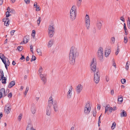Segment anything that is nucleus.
Wrapping results in <instances>:
<instances>
[{
  "label": "nucleus",
  "mask_w": 130,
  "mask_h": 130,
  "mask_svg": "<svg viewBox=\"0 0 130 130\" xmlns=\"http://www.w3.org/2000/svg\"><path fill=\"white\" fill-rule=\"evenodd\" d=\"M79 54L77 48L74 46H72L70 48L69 57L70 63L73 65L75 62L76 57Z\"/></svg>",
  "instance_id": "1"
},
{
  "label": "nucleus",
  "mask_w": 130,
  "mask_h": 130,
  "mask_svg": "<svg viewBox=\"0 0 130 130\" xmlns=\"http://www.w3.org/2000/svg\"><path fill=\"white\" fill-rule=\"evenodd\" d=\"M76 11V7L74 5L71 8L70 11V18L72 21L74 20L76 17L75 12Z\"/></svg>",
  "instance_id": "2"
},
{
  "label": "nucleus",
  "mask_w": 130,
  "mask_h": 130,
  "mask_svg": "<svg viewBox=\"0 0 130 130\" xmlns=\"http://www.w3.org/2000/svg\"><path fill=\"white\" fill-rule=\"evenodd\" d=\"M55 26L53 24H51L48 26V32L49 36L50 38L52 37L54 34Z\"/></svg>",
  "instance_id": "3"
},
{
  "label": "nucleus",
  "mask_w": 130,
  "mask_h": 130,
  "mask_svg": "<svg viewBox=\"0 0 130 130\" xmlns=\"http://www.w3.org/2000/svg\"><path fill=\"white\" fill-rule=\"evenodd\" d=\"M85 27L87 30H89L90 27V20L89 15L86 14L85 18Z\"/></svg>",
  "instance_id": "4"
},
{
  "label": "nucleus",
  "mask_w": 130,
  "mask_h": 130,
  "mask_svg": "<svg viewBox=\"0 0 130 130\" xmlns=\"http://www.w3.org/2000/svg\"><path fill=\"white\" fill-rule=\"evenodd\" d=\"M103 50L102 47H100L99 48L97 53V56L100 60H102L103 57Z\"/></svg>",
  "instance_id": "5"
},
{
  "label": "nucleus",
  "mask_w": 130,
  "mask_h": 130,
  "mask_svg": "<svg viewBox=\"0 0 130 130\" xmlns=\"http://www.w3.org/2000/svg\"><path fill=\"white\" fill-rule=\"evenodd\" d=\"M96 62L94 61V58H93L91 63L90 68L93 72H95L96 71Z\"/></svg>",
  "instance_id": "6"
},
{
  "label": "nucleus",
  "mask_w": 130,
  "mask_h": 130,
  "mask_svg": "<svg viewBox=\"0 0 130 130\" xmlns=\"http://www.w3.org/2000/svg\"><path fill=\"white\" fill-rule=\"evenodd\" d=\"M100 80L99 73L98 72H96V73H94V82L96 84L98 83Z\"/></svg>",
  "instance_id": "7"
},
{
  "label": "nucleus",
  "mask_w": 130,
  "mask_h": 130,
  "mask_svg": "<svg viewBox=\"0 0 130 130\" xmlns=\"http://www.w3.org/2000/svg\"><path fill=\"white\" fill-rule=\"evenodd\" d=\"M53 105V107L55 111H57L58 110L57 101L56 100L54 101V102L52 104Z\"/></svg>",
  "instance_id": "8"
},
{
  "label": "nucleus",
  "mask_w": 130,
  "mask_h": 130,
  "mask_svg": "<svg viewBox=\"0 0 130 130\" xmlns=\"http://www.w3.org/2000/svg\"><path fill=\"white\" fill-rule=\"evenodd\" d=\"M10 105L9 104L7 103L5 107V112L7 114L10 112L11 110V108L10 107Z\"/></svg>",
  "instance_id": "9"
},
{
  "label": "nucleus",
  "mask_w": 130,
  "mask_h": 130,
  "mask_svg": "<svg viewBox=\"0 0 130 130\" xmlns=\"http://www.w3.org/2000/svg\"><path fill=\"white\" fill-rule=\"evenodd\" d=\"M83 89V86L80 84H78L76 87V90L78 94H79Z\"/></svg>",
  "instance_id": "10"
},
{
  "label": "nucleus",
  "mask_w": 130,
  "mask_h": 130,
  "mask_svg": "<svg viewBox=\"0 0 130 130\" xmlns=\"http://www.w3.org/2000/svg\"><path fill=\"white\" fill-rule=\"evenodd\" d=\"M46 74H41L40 75V78L43 82L44 84H45L46 82Z\"/></svg>",
  "instance_id": "11"
},
{
  "label": "nucleus",
  "mask_w": 130,
  "mask_h": 130,
  "mask_svg": "<svg viewBox=\"0 0 130 130\" xmlns=\"http://www.w3.org/2000/svg\"><path fill=\"white\" fill-rule=\"evenodd\" d=\"M51 105H48L46 110V115L48 116H50L51 112Z\"/></svg>",
  "instance_id": "12"
},
{
  "label": "nucleus",
  "mask_w": 130,
  "mask_h": 130,
  "mask_svg": "<svg viewBox=\"0 0 130 130\" xmlns=\"http://www.w3.org/2000/svg\"><path fill=\"white\" fill-rule=\"evenodd\" d=\"M3 22H4V25L7 26H8L9 24V22L10 21L8 18H4L2 20Z\"/></svg>",
  "instance_id": "13"
},
{
  "label": "nucleus",
  "mask_w": 130,
  "mask_h": 130,
  "mask_svg": "<svg viewBox=\"0 0 130 130\" xmlns=\"http://www.w3.org/2000/svg\"><path fill=\"white\" fill-rule=\"evenodd\" d=\"M26 130H36V129L34 128L33 125L31 123H30L28 124Z\"/></svg>",
  "instance_id": "14"
},
{
  "label": "nucleus",
  "mask_w": 130,
  "mask_h": 130,
  "mask_svg": "<svg viewBox=\"0 0 130 130\" xmlns=\"http://www.w3.org/2000/svg\"><path fill=\"white\" fill-rule=\"evenodd\" d=\"M4 96L6 95V94H5V90L4 88H2L0 90V98H1L3 97V95Z\"/></svg>",
  "instance_id": "15"
},
{
  "label": "nucleus",
  "mask_w": 130,
  "mask_h": 130,
  "mask_svg": "<svg viewBox=\"0 0 130 130\" xmlns=\"http://www.w3.org/2000/svg\"><path fill=\"white\" fill-rule=\"evenodd\" d=\"M101 21L98 20L96 23V26L98 29H101L102 26V23Z\"/></svg>",
  "instance_id": "16"
},
{
  "label": "nucleus",
  "mask_w": 130,
  "mask_h": 130,
  "mask_svg": "<svg viewBox=\"0 0 130 130\" xmlns=\"http://www.w3.org/2000/svg\"><path fill=\"white\" fill-rule=\"evenodd\" d=\"M111 52V50L110 49L106 48L105 51V56L106 57L108 56Z\"/></svg>",
  "instance_id": "17"
},
{
  "label": "nucleus",
  "mask_w": 130,
  "mask_h": 130,
  "mask_svg": "<svg viewBox=\"0 0 130 130\" xmlns=\"http://www.w3.org/2000/svg\"><path fill=\"white\" fill-rule=\"evenodd\" d=\"M72 88H71V89H70L67 93V98L69 99H70L72 96Z\"/></svg>",
  "instance_id": "18"
},
{
  "label": "nucleus",
  "mask_w": 130,
  "mask_h": 130,
  "mask_svg": "<svg viewBox=\"0 0 130 130\" xmlns=\"http://www.w3.org/2000/svg\"><path fill=\"white\" fill-rule=\"evenodd\" d=\"M54 43V40L51 39L48 41L47 44V47L48 48L51 47L53 45Z\"/></svg>",
  "instance_id": "19"
},
{
  "label": "nucleus",
  "mask_w": 130,
  "mask_h": 130,
  "mask_svg": "<svg viewBox=\"0 0 130 130\" xmlns=\"http://www.w3.org/2000/svg\"><path fill=\"white\" fill-rule=\"evenodd\" d=\"M6 58L4 56V55L3 54L0 53V58L2 60L3 62L6 61Z\"/></svg>",
  "instance_id": "20"
},
{
  "label": "nucleus",
  "mask_w": 130,
  "mask_h": 130,
  "mask_svg": "<svg viewBox=\"0 0 130 130\" xmlns=\"http://www.w3.org/2000/svg\"><path fill=\"white\" fill-rule=\"evenodd\" d=\"M54 102V101H53L52 96H50L48 100V105H50L52 106V104Z\"/></svg>",
  "instance_id": "21"
},
{
  "label": "nucleus",
  "mask_w": 130,
  "mask_h": 130,
  "mask_svg": "<svg viewBox=\"0 0 130 130\" xmlns=\"http://www.w3.org/2000/svg\"><path fill=\"white\" fill-rule=\"evenodd\" d=\"M31 110L32 114H34L35 113L36 110L34 105L32 106L31 107Z\"/></svg>",
  "instance_id": "22"
},
{
  "label": "nucleus",
  "mask_w": 130,
  "mask_h": 130,
  "mask_svg": "<svg viewBox=\"0 0 130 130\" xmlns=\"http://www.w3.org/2000/svg\"><path fill=\"white\" fill-rule=\"evenodd\" d=\"M127 116V113L124 110H123L122 112L120 113V117H126Z\"/></svg>",
  "instance_id": "23"
},
{
  "label": "nucleus",
  "mask_w": 130,
  "mask_h": 130,
  "mask_svg": "<svg viewBox=\"0 0 130 130\" xmlns=\"http://www.w3.org/2000/svg\"><path fill=\"white\" fill-rule=\"evenodd\" d=\"M15 84V83L14 81H12L11 82L8 86V87L9 88H11L13 87Z\"/></svg>",
  "instance_id": "24"
},
{
  "label": "nucleus",
  "mask_w": 130,
  "mask_h": 130,
  "mask_svg": "<svg viewBox=\"0 0 130 130\" xmlns=\"http://www.w3.org/2000/svg\"><path fill=\"white\" fill-rule=\"evenodd\" d=\"M91 109L85 108L84 113L86 115L88 114L90 111Z\"/></svg>",
  "instance_id": "25"
},
{
  "label": "nucleus",
  "mask_w": 130,
  "mask_h": 130,
  "mask_svg": "<svg viewBox=\"0 0 130 130\" xmlns=\"http://www.w3.org/2000/svg\"><path fill=\"white\" fill-rule=\"evenodd\" d=\"M108 107V110L110 112H111L113 110V108L111 107L109 105H108L107 106H106L105 107Z\"/></svg>",
  "instance_id": "26"
},
{
  "label": "nucleus",
  "mask_w": 130,
  "mask_h": 130,
  "mask_svg": "<svg viewBox=\"0 0 130 130\" xmlns=\"http://www.w3.org/2000/svg\"><path fill=\"white\" fill-rule=\"evenodd\" d=\"M2 79V82L3 84H5L6 83L7 78L5 77H1Z\"/></svg>",
  "instance_id": "27"
},
{
  "label": "nucleus",
  "mask_w": 130,
  "mask_h": 130,
  "mask_svg": "<svg viewBox=\"0 0 130 130\" xmlns=\"http://www.w3.org/2000/svg\"><path fill=\"white\" fill-rule=\"evenodd\" d=\"M7 10L8 11H9L10 12V13H13L15 12V11L14 9H10L9 7H8Z\"/></svg>",
  "instance_id": "28"
},
{
  "label": "nucleus",
  "mask_w": 130,
  "mask_h": 130,
  "mask_svg": "<svg viewBox=\"0 0 130 130\" xmlns=\"http://www.w3.org/2000/svg\"><path fill=\"white\" fill-rule=\"evenodd\" d=\"M28 37L27 36H25L24 37L23 39V42H24V43H26L28 42V39H27Z\"/></svg>",
  "instance_id": "29"
},
{
  "label": "nucleus",
  "mask_w": 130,
  "mask_h": 130,
  "mask_svg": "<svg viewBox=\"0 0 130 130\" xmlns=\"http://www.w3.org/2000/svg\"><path fill=\"white\" fill-rule=\"evenodd\" d=\"M123 99L122 96H120L118 98V101L119 104H121L123 101Z\"/></svg>",
  "instance_id": "30"
},
{
  "label": "nucleus",
  "mask_w": 130,
  "mask_h": 130,
  "mask_svg": "<svg viewBox=\"0 0 130 130\" xmlns=\"http://www.w3.org/2000/svg\"><path fill=\"white\" fill-rule=\"evenodd\" d=\"M85 108L90 109H91V106H90V105L89 103L88 102H87V103L86 104Z\"/></svg>",
  "instance_id": "31"
},
{
  "label": "nucleus",
  "mask_w": 130,
  "mask_h": 130,
  "mask_svg": "<svg viewBox=\"0 0 130 130\" xmlns=\"http://www.w3.org/2000/svg\"><path fill=\"white\" fill-rule=\"evenodd\" d=\"M37 52L38 54L40 56L42 55V52L40 48H38L37 49Z\"/></svg>",
  "instance_id": "32"
},
{
  "label": "nucleus",
  "mask_w": 130,
  "mask_h": 130,
  "mask_svg": "<svg viewBox=\"0 0 130 130\" xmlns=\"http://www.w3.org/2000/svg\"><path fill=\"white\" fill-rule=\"evenodd\" d=\"M0 76H1V77H4V73L2 70H0Z\"/></svg>",
  "instance_id": "33"
},
{
  "label": "nucleus",
  "mask_w": 130,
  "mask_h": 130,
  "mask_svg": "<svg viewBox=\"0 0 130 130\" xmlns=\"http://www.w3.org/2000/svg\"><path fill=\"white\" fill-rule=\"evenodd\" d=\"M17 49L19 51H21L23 49V47L22 46H19L18 47Z\"/></svg>",
  "instance_id": "34"
},
{
  "label": "nucleus",
  "mask_w": 130,
  "mask_h": 130,
  "mask_svg": "<svg viewBox=\"0 0 130 130\" xmlns=\"http://www.w3.org/2000/svg\"><path fill=\"white\" fill-rule=\"evenodd\" d=\"M82 0H77V5L78 7H79L81 4Z\"/></svg>",
  "instance_id": "35"
},
{
  "label": "nucleus",
  "mask_w": 130,
  "mask_h": 130,
  "mask_svg": "<svg viewBox=\"0 0 130 130\" xmlns=\"http://www.w3.org/2000/svg\"><path fill=\"white\" fill-rule=\"evenodd\" d=\"M43 69L41 67H40L38 70V72H39V74L40 75L41 74H42L41 73L42 72Z\"/></svg>",
  "instance_id": "36"
},
{
  "label": "nucleus",
  "mask_w": 130,
  "mask_h": 130,
  "mask_svg": "<svg viewBox=\"0 0 130 130\" xmlns=\"http://www.w3.org/2000/svg\"><path fill=\"white\" fill-rule=\"evenodd\" d=\"M111 43L112 44H113L115 43V39L114 37H112L111 38Z\"/></svg>",
  "instance_id": "37"
},
{
  "label": "nucleus",
  "mask_w": 130,
  "mask_h": 130,
  "mask_svg": "<svg viewBox=\"0 0 130 130\" xmlns=\"http://www.w3.org/2000/svg\"><path fill=\"white\" fill-rule=\"evenodd\" d=\"M41 18L40 17H39L37 21V25H39L41 21Z\"/></svg>",
  "instance_id": "38"
},
{
  "label": "nucleus",
  "mask_w": 130,
  "mask_h": 130,
  "mask_svg": "<svg viewBox=\"0 0 130 130\" xmlns=\"http://www.w3.org/2000/svg\"><path fill=\"white\" fill-rule=\"evenodd\" d=\"M129 17L128 18V20L127 21V26L129 29H130V20L129 19Z\"/></svg>",
  "instance_id": "39"
},
{
  "label": "nucleus",
  "mask_w": 130,
  "mask_h": 130,
  "mask_svg": "<svg viewBox=\"0 0 130 130\" xmlns=\"http://www.w3.org/2000/svg\"><path fill=\"white\" fill-rule=\"evenodd\" d=\"M29 87L28 86H27L26 87V90L25 92V93H24V94L25 95V96H26L27 93L28 91V90H29Z\"/></svg>",
  "instance_id": "40"
},
{
  "label": "nucleus",
  "mask_w": 130,
  "mask_h": 130,
  "mask_svg": "<svg viewBox=\"0 0 130 130\" xmlns=\"http://www.w3.org/2000/svg\"><path fill=\"white\" fill-rule=\"evenodd\" d=\"M36 59V58L35 56L34 55H32V58L31 60V62L35 60Z\"/></svg>",
  "instance_id": "41"
},
{
  "label": "nucleus",
  "mask_w": 130,
  "mask_h": 130,
  "mask_svg": "<svg viewBox=\"0 0 130 130\" xmlns=\"http://www.w3.org/2000/svg\"><path fill=\"white\" fill-rule=\"evenodd\" d=\"M36 32L35 30H32V36L33 37V38H34L35 37Z\"/></svg>",
  "instance_id": "42"
},
{
  "label": "nucleus",
  "mask_w": 130,
  "mask_h": 130,
  "mask_svg": "<svg viewBox=\"0 0 130 130\" xmlns=\"http://www.w3.org/2000/svg\"><path fill=\"white\" fill-rule=\"evenodd\" d=\"M10 12L9 11H7L6 13V17L7 18L10 15V14H9V13H10Z\"/></svg>",
  "instance_id": "43"
},
{
  "label": "nucleus",
  "mask_w": 130,
  "mask_h": 130,
  "mask_svg": "<svg viewBox=\"0 0 130 130\" xmlns=\"http://www.w3.org/2000/svg\"><path fill=\"white\" fill-rule=\"evenodd\" d=\"M116 123L115 122L113 123L111 126V128L112 129H113L115 128V127L116 126Z\"/></svg>",
  "instance_id": "44"
},
{
  "label": "nucleus",
  "mask_w": 130,
  "mask_h": 130,
  "mask_svg": "<svg viewBox=\"0 0 130 130\" xmlns=\"http://www.w3.org/2000/svg\"><path fill=\"white\" fill-rule=\"evenodd\" d=\"M96 111L95 110H94L93 111V116L95 117L96 115Z\"/></svg>",
  "instance_id": "45"
},
{
  "label": "nucleus",
  "mask_w": 130,
  "mask_h": 130,
  "mask_svg": "<svg viewBox=\"0 0 130 130\" xmlns=\"http://www.w3.org/2000/svg\"><path fill=\"white\" fill-rule=\"evenodd\" d=\"M128 61H127L126 63V66H125V69L127 70H128Z\"/></svg>",
  "instance_id": "46"
},
{
  "label": "nucleus",
  "mask_w": 130,
  "mask_h": 130,
  "mask_svg": "<svg viewBox=\"0 0 130 130\" xmlns=\"http://www.w3.org/2000/svg\"><path fill=\"white\" fill-rule=\"evenodd\" d=\"M127 39L126 37H124V42L125 43H126L127 42Z\"/></svg>",
  "instance_id": "47"
},
{
  "label": "nucleus",
  "mask_w": 130,
  "mask_h": 130,
  "mask_svg": "<svg viewBox=\"0 0 130 130\" xmlns=\"http://www.w3.org/2000/svg\"><path fill=\"white\" fill-rule=\"evenodd\" d=\"M119 52V46H118V47H117V50L116 52V53H115L116 54V55H117L118 54Z\"/></svg>",
  "instance_id": "48"
},
{
  "label": "nucleus",
  "mask_w": 130,
  "mask_h": 130,
  "mask_svg": "<svg viewBox=\"0 0 130 130\" xmlns=\"http://www.w3.org/2000/svg\"><path fill=\"white\" fill-rule=\"evenodd\" d=\"M3 63H4V64L5 65V67L6 68V70H8V68H7L8 65L7 64L6 61H4V62H3Z\"/></svg>",
  "instance_id": "49"
},
{
  "label": "nucleus",
  "mask_w": 130,
  "mask_h": 130,
  "mask_svg": "<svg viewBox=\"0 0 130 130\" xmlns=\"http://www.w3.org/2000/svg\"><path fill=\"white\" fill-rule=\"evenodd\" d=\"M121 82L122 84H124L126 82V80L124 79H122L121 80Z\"/></svg>",
  "instance_id": "50"
},
{
  "label": "nucleus",
  "mask_w": 130,
  "mask_h": 130,
  "mask_svg": "<svg viewBox=\"0 0 130 130\" xmlns=\"http://www.w3.org/2000/svg\"><path fill=\"white\" fill-rule=\"evenodd\" d=\"M36 10L37 11H38L40 10V8L39 6H37L36 7Z\"/></svg>",
  "instance_id": "51"
},
{
  "label": "nucleus",
  "mask_w": 130,
  "mask_h": 130,
  "mask_svg": "<svg viewBox=\"0 0 130 130\" xmlns=\"http://www.w3.org/2000/svg\"><path fill=\"white\" fill-rule=\"evenodd\" d=\"M12 94L11 92L9 93L8 95V97L9 98H11L12 97Z\"/></svg>",
  "instance_id": "52"
},
{
  "label": "nucleus",
  "mask_w": 130,
  "mask_h": 130,
  "mask_svg": "<svg viewBox=\"0 0 130 130\" xmlns=\"http://www.w3.org/2000/svg\"><path fill=\"white\" fill-rule=\"evenodd\" d=\"M22 114L21 113L19 115L18 117V119L19 120V121H20V120L22 118Z\"/></svg>",
  "instance_id": "53"
},
{
  "label": "nucleus",
  "mask_w": 130,
  "mask_h": 130,
  "mask_svg": "<svg viewBox=\"0 0 130 130\" xmlns=\"http://www.w3.org/2000/svg\"><path fill=\"white\" fill-rule=\"evenodd\" d=\"M30 50L31 51L32 53L33 54L34 52L33 51V47L32 45H30Z\"/></svg>",
  "instance_id": "54"
},
{
  "label": "nucleus",
  "mask_w": 130,
  "mask_h": 130,
  "mask_svg": "<svg viewBox=\"0 0 130 130\" xmlns=\"http://www.w3.org/2000/svg\"><path fill=\"white\" fill-rule=\"evenodd\" d=\"M101 115L99 117L98 119V124H100L101 122L100 121V117L101 116Z\"/></svg>",
  "instance_id": "55"
},
{
  "label": "nucleus",
  "mask_w": 130,
  "mask_h": 130,
  "mask_svg": "<svg viewBox=\"0 0 130 130\" xmlns=\"http://www.w3.org/2000/svg\"><path fill=\"white\" fill-rule=\"evenodd\" d=\"M120 19L123 22L125 21L124 19L123 16L121 17L120 18Z\"/></svg>",
  "instance_id": "56"
},
{
  "label": "nucleus",
  "mask_w": 130,
  "mask_h": 130,
  "mask_svg": "<svg viewBox=\"0 0 130 130\" xmlns=\"http://www.w3.org/2000/svg\"><path fill=\"white\" fill-rule=\"evenodd\" d=\"M15 31L14 30H12L10 32L11 35V36H12L13 34Z\"/></svg>",
  "instance_id": "57"
},
{
  "label": "nucleus",
  "mask_w": 130,
  "mask_h": 130,
  "mask_svg": "<svg viewBox=\"0 0 130 130\" xmlns=\"http://www.w3.org/2000/svg\"><path fill=\"white\" fill-rule=\"evenodd\" d=\"M6 59L7 60V62H6L8 66H9L10 64V62L7 58H6Z\"/></svg>",
  "instance_id": "58"
},
{
  "label": "nucleus",
  "mask_w": 130,
  "mask_h": 130,
  "mask_svg": "<svg viewBox=\"0 0 130 130\" xmlns=\"http://www.w3.org/2000/svg\"><path fill=\"white\" fill-rule=\"evenodd\" d=\"M24 1L26 4H28L29 3V0H24Z\"/></svg>",
  "instance_id": "59"
},
{
  "label": "nucleus",
  "mask_w": 130,
  "mask_h": 130,
  "mask_svg": "<svg viewBox=\"0 0 130 130\" xmlns=\"http://www.w3.org/2000/svg\"><path fill=\"white\" fill-rule=\"evenodd\" d=\"M105 78L106 81L107 82H108L109 80V79L108 76H106L105 77Z\"/></svg>",
  "instance_id": "60"
},
{
  "label": "nucleus",
  "mask_w": 130,
  "mask_h": 130,
  "mask_svg": "<svg viewBox=\"0 0 130 130\" xmlns=\"http://www.w3.org/2000/svg\"><path fill=\"white\" fill-rule=\"evenodd\" d=\"M124 30H125V34L127 35V34L126 33V31L127 30V29L126 28V27H124Z\"/></svg>",
  "instance_id": "61"
},
{
  "label": "nucleus",
  "mask_w": 130,
  "mask_h": 130,
  "mask_svg": "<svg viewBox=\"0 0 130 130\" xmlns=\"http://www.w3.org/2000/svg\"><path fill=\"white\" fill-rule=\"evenodd\" d=\"M22 57L20 58V59L21 60L25 59V58L23 55H21Z\"/></svg>",
  "instance_id": "62"
},
{
  "label": "nucleus",
  "mask_w": 130,
  "mask_h": 130,
  "mask_svg": "<svg viewBox=\"0 0 130 130\" xmlns=\"http://www.w3.org/2000/svg\"><path fill=\"white\" fill-rule=\"evenodd\" d=\"M108 107H105V113H106L107 112V111H108Z\"/></svg>",
  "instance_id": "63"
},
{
  "label": "nucleus",
  "mask_w": 130,
  "mask_h": 130,
  "mask_svg": "<svg viewBox=\"0 0 130 130\" xmlns=\"http://www.w3.org/2000/svg\"><path fill=\"white\" fill-rule=\"evenodd\" d=\"M111 95H113L114 94V91L113 90H112L111 91Z\"/></svg>",
  "instance_id": "64"
}]
</instances>
